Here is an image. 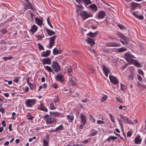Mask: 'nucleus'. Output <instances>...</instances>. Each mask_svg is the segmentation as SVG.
<instances>
[{
	"label": "nucleus",
	"instance_id": "nucleus-28",
	"mask_svg": "<svg viewBox=\"0 0 146 146\" xmlns=\"http://www.w3.org/2000/svg\"><path fill=\"white\" fill-rule=\"evenodd\" d=\"M45 29L46 30L48 34L50 36L52 35L55 34V32L53 31H51L50 30H49L46 28H45Z\"/></svg>",
	"mask_w": 146,
	"mask_h": 146
},
{
	"label": "nucleus",
	"instance_id": "nucleus-30",
	"mask_svg": "<svg viewBox=\"0 0 146 146\" xmlns=\"http://www.w3.org/2000/svg\"><path fill=\"white\" fill-rule=\"evenodd\" d=\"M55 129L56 132H57L59 131H62L64 129V126L61 125H60Z\"/></svg>",
	"mask_w": 146,
	"mask_h": 146
},
{
	"label": "nucleus",
	"instance_id": "nucleus-35",
	"mask_svg": "<svg viewBox=\"0 0 146 146\" xmlns=\"http://www.w3.org/2000/svg\"><path fill=\"white\" fill-rule=\"evenodd\" d=\"M108 96L106 95H104L103 97L101 98V101L102 102H104L107 99Z\"/></svg>",
	"mask_w": 146,
	"mask_h": 146
},
{
	"label": "nucleus",
	"instance_id": "nucleus-8",
	"mask_svg": "<svg viewBox=\"0 0 146 146\" xmlns=\"http://www.w3.org/2000/svg\"><path fill=\"white\" fill-rule=\"evenodd\" d=\"M55 79L56 81L61 83L63 82L64 80L63 76L60 74H58L57 76H55Z\"/></svg>",
	"mask_w": 146,
	"mask_h": 146
},
{
	"label": "nucleus",
	"instance_id": "nucleus-43",
	"mask_svg": "<svg viewBox=\"0 0 146 146\" xmlns=\"http://www.w3.org/2000/svg\"><path fill=\"white\" fill-rule=\"evenodd\" d=\"M129 79L130 80H133L134 78L133 74L132 73H131L128 76Z\"/></svg>",
	"mask_w": 146,
	"mask_h": 146
},
{
	"label": "nucleus",
	"instance_id": "nucleus-7",
	"mask_svg": "<svg viewBox=\"0 0 146 146\" xmlns=\"http://www.w3.org/2000/svg\"><path fill=\"white\" fill-rule=\"evenodd\" d=\"M56 38V36H54L49 38V43L48 44V48H52L53 46L54 43Z\"/></svg>",
	"mask_w": 146,
	"mask_h": 146
},
{
	"label": "nucleus",
	"instance_id": "nucleus-17",
	"mask_svg": "<svg viewBox=\"0 0 146 146\" xmlns=\"http://www.w3.org/2000/svg\"><path fill=\"white\" fill-rule=\"evenodd\" d=\"M106 15V13L104 11H100L98 14V19H100L104 18L105 17Z\"/></svg>",
	"mask_w": 146,
	"mask_h": 146
},
{
	"label": "nucleus",
	"instance_id": "nucleus-4",
	"mask_svg": "<svg viewBox=\"0 0 146 146\" xmlns=\"http://www.w3.org/2000/svg\"><path fill=\"white\" fill-rule=\"evenodd\" d=\"M51 66L52 69L56 72H59L60 70V66L56 62L53 61L52 62Z\"/></svg>",
	"mask_w": 146,
	"mask_h": 146
},
{
	"label": "nucleus",
	"instance_id": "nucleus-51",
	"mask_svg": "<svg viewBox=\"0 0 146 146\" xmlns=\"http://www.w3.org/2000/svg\"><path fill=\"white\" fill-rule=\"evenodd\" d=\"M12 58V57L11 56H9V57H3V59L5 60H8L11 59Z\"/></svg>",
	"mask_w": 146,
	"mask_h": 146
},
{
	"label": "nucleus",
	"instance_id": "nucleus-44",
	"mask_svg": "<svg viewBox=\"0 0 146 146\" xmlns=\"http://www.w3.org/2000/svg\"><path fill=\"white\" fill-rule=\"evenodd\" d=\"M116 100L117 101H118L120 103H122L123 102L122 99L120 97H116Z\"/></svg>",
	"mask_w": 146,
	"mask_h": 146
},
{
	"label": "nucleus",
	"instance_id": "nucleus-21",
	"mask_svg": "<svg viewBox=\"0 0 146 146\" xmlns=\"http://www.w3.org/2000/svg\"><path fill=\"white\" fill-rule=\"evenodd\" d=\"M86 41L89 44L91 45V46L95 44V42L94 40L91 38L88 37Z\"/></svg>",
	"mask_w": 146,
	"mask_h": 146
},
{
	"label": "nucleus",
	"instance_id": "nucleus-62",
	"mask_svg": "<svg viewBox=\"0 0 146 146\" xmlns=\"http://www.w3.org/2000/svg\"><path fill=\"white\" fill-rule=\"evenodd\" d=\"M137 85L139 88H143L141 87L142 85L138 81L137 82Z\"/></svg>",
	"mask_w": 146,
	"mask_h": 146
},
{
	"label": "nucleus",
	"instance_id": "nucleus-46",
	"mask_svg": "<svg viewBox=\"0 0 146 146\" xmlns=\"http://www.w3.org/2000/svg\"><path fill=\"white\" fill-rule=\"evenodd\" d=\"M38 47L39 49L41 50H44V47L40 43H38Z\"/></svg>",
	"mask_w": 146,
	"mask_h": 146
},
{
	"label": "nucleus",
	"instance_id": "nucleus-45",
	"mask_svg": "<svg viewBox=\"0 0 146 146\" xmlns=\"http://www.w3.org/2000/svg\"><path fill=\"white\" fill-rule=\"evenodd\" d=\"M136 18L137 19H138L140 20H142L143 19H144L143 16L142 15H138V16H137V17H136Z\"/></svg>",
	"mask_w": 146,
	"mask_h": 146
},
{
	"label": "nucleus",
	"instance_id": "nucleus-3",
	"mask_svg": "<svg viewBox=\"0 0 146 146\" xmlns=\"http://www.w3.org/2000/svg\"><path fill=\"white\" fill-rule=\"evenodd\" d=\"M80 14L83 20H85L89 17L92 16L91 13L90 12H87L84 11L81 12Z\"/></svg>",
	"mask_w": 146,
	"mask_h": 146
},
{
	"label": "nucleus",
	"instance_id": "nucleus-25",
	"mask_svg": "<svg viewBox=\"0 0 146 146\" xmlns=\"http://www.w3.org/2000/svg\"><path fill=\"white\" fill-rule=\"evenodd\" d=\"M26 80L27 81V83L29 85L30 88V89L31 90H33L34 86L33 84L31 83L29 81V77L27 78Z\"/></svg>",
	"mask_w": 146,
	"mask_h": 146
},
{
	"label": "nucleus",
	"instance_id": "nucleus-40",
	"mask_svg": "<svg viewBox=\"0 0 146 146\" xmlns=\"http://www.w3.org/2000/svg\"><path fill=\"white\" fill-rule=\"evenodd\" d=\"M0 32L3 34H4L7 32V31L5 29H1Z\"/></svg>",
	"mask_w": 146,
	"mask_h": 146
},
{
	"label": "nucleus",
	"instance_id": "nucleus-38",
	"mask_svg": "<svg viewBox=\"0 0 146 146\" xmlns=\"http://www.w3.org/2000/svg\"><path fill=\"white\" fill-rule=\"evenodd\" d=\"M44 37V35H38L36 36L37 39V40H42V38Z\"/></svg>",
	"mask_w": 146,
	"mask_h": 146
},
{
	"label": "nucleus",
	"instance_id": "nucleus-52",
	"mask_svg": "<svg viewBox=\"0 0 146 146\" xmlns=\"http://www.w3.org/2000/svg\"><path fill=\"white\" fill-rule=\"evenodd\" d=\"M84 123H80V125L79 126V128L80 129H83V126L85 125Z\"/></svg>",
	"mask_w": 146,
	"mask_h": 146
},
{
	"label": "nucleus",
	"instance_id": "nucleus-5",
	"mask_svg": "<svg viewBox=\"0 0 146 146\" xmlns=\"http://www.w3.org/2000/svg\"><path fill=\"white\" fill-rule=\"evenodd\" d=\"M36 100L34 99H27L25 102V106L27 107H32L36 103Z\"/></svg>",
	"mask_w": 146,
	"mask_h": 146
},
{
	"label": "nucleus",
	"instance_id": "nucleus-36",
	"mask_svg": "<svg viewBox=\"0 0 146 146\" xmlns=\"http://www.w3.org/2000/svg\"><path fill=\"white\" fill-rule=\"evenodd\" d=\"M83 2L86 5H88L91 3V2L90 0H84Z\"/></svg>",
	"mask_w": 146,
	"mask_h": 146
},
{
	"label": "nucleus",
	"instance_id": "nucleus-50",
	"mask_svg": "<svg viewBox=\"0 0 146 146\" xmlns=\"http://www.w3.org/2000/svg\"><path fill=\"white\" fill-rule=\"evenodd\" d=\"M1 44H6V41L4 39H1L0 41Z\"/></svg>",
	"mask_w": 146,
	"mask_h": 146
},
{
	"label": "nucleus",
	"instance_id": "nucleus-64",
	"mask_svg": "<svg viewBox=\"0 0 146 146\" xmlns=\"http://www.w3.org/2000/svg\"><path fill=\"white\" fill-rule=\"evenodd\" d=\"M0 111L2 113H5V110L2 108H0Z\"/></svg>",
	"mask_w": 146,
	"mask_h": 146
},
{
	"label": "nucleus",
	"instance_id": "nucleus-32",
	"mask_svg": "<svg viewBox=\"0 0 146 146\" xmlns=\"http://www.w3.org/2000/svg\"><path fill=\"white\" fill-rule=\"evenodd\" d=\"M126 49L125 48H117V51L118 52H123L125 50H126Z\"/></svg>",
	"mask_w": 146,
	"mask_h": 146
},
{
	"label": "nucleus",
	"instance_id": "nucleus-20",
	"mask_svg": "<svg viewBox=\"0 0 146 146\" xmlns=\"http://www.w3.org/2000/svg\"><path fill=\"white\" fill-rule=\"evenodd\" d=\"M35 21L36 22V24L38 26H41L43 24V21L42 20L37 17L35 18Z\"/></svg>",
	"mask_w": 146,
	"mask_h": 146
},
{
	"label": "nucleus",
	"instance_id": "nucleus-37",
	"mask_svg": "<svg viewBox=\"0 0 146 146\" xmlns=\"http://www.w3.org/2000/svg\"><path fill=\"white\" fill-rule=\"evenodd\" d=\"M69 81L70 83V84L73 86H74L76 85V83L72 79L70 78Z\"/></svg>",
	"mask_w": 146,
	"mask_h": 146
},
{
	"label": "nucleus",
	"instance_id": "nucleus-33",
	"mask_svg": "<svg viewBox=\"0 0 146 146\" xmlns=\"http://www.w3.org/2000/svg\"><path fill=\"white\" fill-rule=\"evenodd\" d=\"M45 69L47 70L49 72L52 71V68L48 66H44Z\"/></svg>",
	"mask_w": 146,
	"mask_h": 146
},
{
	"label": "nucleus",
	"instance_id": "nucleus-9",
	"mask_svg": "<svg viewBox=\"0 0 146 146\" xmlns=\"http://www.w3.org/2000/svg\"><path fill=\"white\" fill-rule=\"evenodd\" d=\"M109 78L110 82L114 84H117L119 82L117 78L115 76L110 75Z\"/></svg>",
	"mask_w": 146,
	"mask_h": 146
},
{
	"label": "nucleus",
	"instance_id": "nucleus-12",
	"mask_svg": "<svg viewBox=\"0 0 146 146\" xmlns=\"http://www.w3.org/2000/svg\"><path fill=\"white\" fill-rule=\"evenodd\" d=\"M38 109L46 112H47L48 111L47 108L42 103L40 104L39 106L38 107Z\"/></svg>",
	"mask_w": 146,
	"mask_h": 146
},
{
	"label": "nucleus",
	"instance_id": "nucleus-57",
	"mask_svg": "<svg viewBox=\"0 0 146 146\" xmlns=\"http://www.w3.org/2000/svg\"><path fill=\"white\" fill-rule=\"evenodd\" d=\"M117 119L118 120V121H119V124L120 125V126L121 127V128L123 127V126L122 123L120 120V119H119V118H117Z\"/></svg>",
	"mask_w": 146,
	"mask_h": 146
},
{
	"label": "nucleus",
	"instance_id": "nucleus-31",
	"mask_svg": "<svg viewBox=\"0 0 146 146\" xmlns=\"http://www.w3.org/2000/svg\"><path fill=\"white\" fill-rule=\"evenodd\" d=\"M134 64L135 66L137 67H141V63L138 62L137 61L134 60V61L133 62L132 64Z\"/></svg>",
	"mask_w": 146,
	"mask_h": 146
},
{
	"label": "nucleus",
	"instance_id": "nucleus-6",
	"mask_svg": "<svg viewBox=\"0 0 146 146\" xmlns=\"http://www.w3.org/2000/svg\"><path fill=\"white\" fill-rule=\"evenodd\" d=\"M120 116L121 118L122 119L124 123H128L130 125H133L134 124L132 121L129 120L128 117L121 114L120 115Z\"/></svg>",
	"mask_w": 146,
	"mask_h": 146
},
{
	"label": "nucleus",
	"instance_id": "nucleus-15",
	"mask_svg": "<svg viewBox=\"0 0 146 146\" xmlns=\"http://www.w3.org/2000/svg\"><path fill=\"white\" fill-rule=\"evenodd\" d=\"M142 141V139L141 138V136L138 135L135 139L134 142L136 144H139Z\"/></svg>",
	"mask_w": 146,
	"mask_h": 146
},
{
	"label": "nucleus",
	"instance_id": "nucleus-53",
	"mask_svg": "<svg viewBox=\"0 0 146 146\" xmlns=\"http://www.w3.org/2000/svg\"><path fill=\"white\" fill-rule=\"evenodd\" d=\"M122 38H123V39H124V40L128 42L129 41V38L125 36L124 35L123 36V37Z\"/></svg>",
	"mask_w": 146,
	"mask_h": 146
},
{
	"label": "nucleus",
	"instance_id": "nucleus-47",
	"mask_svg": "<svg viewBox=\"0 0 146 146\" xmlns=\"http://www.w3.org/2000/svg\"><path fill=\"white\" fill-rule=\"evenodd\" d=\"M47 21L48 25L50 26V27L51 28H53V27L50 22L49 19L48 17V18L47 19Z\"/></svg>",
	"mask_w": 146,
	"mask_h": 146
},
{
	"label": "nucleus",
	"instance_id": "nucleus-41",
	"mask_svg": "<svg viewBox=\"0 0 146 146\" xmlns=\"http://www.w3.org/2000/svg\"><path fill=\"white\" fill-rule=\"evenodd\" d=\"M50 109L52 110H54L56 109L52 102H51L50 104Z\"/></svg>",
	"mask_w": 146,
	"mask_h": 146
},
{
	"label": "nucleus",
	"instance_id": "nucleus-22",
	"mask_svg": "<svg viewBox=\"0 0 146 146\" xmlns=\"http://www.w3.org/2000/svg\"><path fill=\"white\" fill-rule=\"evenodd\" d=\"M38 27L35 25H34L32 26L30 29V31L33 32V33H35L37 30Z\"/></svg>",
	"mask_w": 146,
	"mask_h": 146
},
{
	"label": "nucleus",
	"instance_id": "nucleus-49",
	"mask_svg": "<svg viewBox=\"0 0 146 146\" xmlns=\"http://www.w3.org/2000/svg\"><path fill=\"white\" fill-rule=\"evenodd\" d=\"M52 86L55 89H57L58 87V85L56 83L53 84H52Z\"/></svg>",
	"mask_w": 146,
	"mask_h": 146
},
{
	"label": "nucleus",
	"instance_id": "nucleus-56",
	"mask_svg": "<svg viewBox=\"0 0 146 146\" xmlns=\"http://www.w3.org/2000/svg\"><path fill=\"white\" fill-rule=\"evenodd\" d=\"M138 13L139 12L138 11H136L135 12H133V15L136 17L137 16H138V15H139Z\"/></svg>",
	"mask_w": 146,
	"mask_h": 146
},
{
	"label": "nucleus",
	"instance_id": "nucleus-13",
	"mask_svg": "<svg viewBox=\"0 0 146 146\" xmlns=\"http://www.w3.org/2000/svg\"><path fill=\"white\" fill-rule=\"evenodd\" d=\"M42 63L43 65L48 64H51V60L50 58H43L42 60Z\"/></svg>",
	"mask_w": 146,
	"mask_h": 146
},
{
	"label": "nucleus",
	"instance_id": "nucleus-63",
	"mask_svg": "<svg viewBox=\"0 0 146 146\" xmlns=\"http://www.w3.org/2000/svg\"><path fill=\"white\" fill-rule=\"evenodd\" d=\"M138 72L141 74H144V73L143 71L141 69L138 70Z\"/></svg>",
	"mask_w": 146,
	"mask_h": 146
},
{
	"label": "nucleus",
	"instance_id": "nucleus-23",
	"mask_svg": "<svg viewBox=\"0 0 146 146\" xmlns=\"http://www.w3.org/2000/svg\"><path fill=\"white\" fill-rule=\"evenodd\" d=\"M50 53V50H47L46 52H43L41 54L42 57H47L49 56Z\"/></svg>",
	"mask_w": 146,
	"mask_h": 146
},
{
	"label": "nucleus",
	"instance_id": "nucleus-1",
	"mask_svg": "<svg viewBox=\"0 0 146 146\" xmlns=\"http://www.w3.org/2000/svg\"><path fill=\"white\" fill-rule=\"evenodd\" d=\"M52 116L49 115H46L44 116V119L45 120L46 124H52L54 122H56V119Z\"/></svg>",
	"mask_w": 146,
	"mask_h": 146
},
{
	"label": "nucleus",
	"instance_id": "nucleus-58",
	"mask_svg": "<svg viewBox=\"0 0 146 146\" xmlns=\"http://www.w3.org/2000/svg\"><path fill=\"white\" fill-rule=\"evenodd\" d=\"M137 77L138 80L141 82L143 80L142 78L139 75H137Z\"/></svg>",
	"mask_w": 146,
	"mask_h": 146
},
{
	"label": "nucleus",
	"instance_id": "nucleus-19",
	"mask_svg": "<svg viewBox=\"0 0 146 146\" xmlns=\"http://www.w3.org/2000/svg\"><path fill=\"white\" fill-rule=\"evenodd\" d=\"M104 73L106 77L108 76V74L110 72V70L105 65L102 66Z\"/></svg>",
	"mask_w": 146,
	"mask_h": 146
},
{
	"label": "nucleus",
	"instance_id": "nucleus-29",
	"mask_svg": "<svg viewBox=\"0 0 146 146\" xmlns=\"http://www.w3.org/2000/svg\"><path fill=\"white\" fill-rule=\"evenodd\" d=\"M98 33V32H95L94 33L90 32L88 33V35L90 36L92 38H94L96 36Z\"/></svg>",
	"mask_w": 146,
	"mask_h": 146
},
{
	"label": "nucleus",
	"instance_id": "nucleus-10",
	"mask_svg": "<svg viewBox=\"0 0 146 146\" xmlns=\"http://www.w3.org/2000/svg\"><path fill=\"white\" fill-rule=\"evenodd\" d=\"M50 114L51 116L56 117H64V116L63 113H60L58 112H50Z\"/></svg>",
	"mask_w": 146,
	"mask_h": 146
},
{
	"label": "nucleus",
	"instance_id": "nucleus-27",
	"mask_svg": "<svg viewBox=\"0 0 146 146\" xmlns=\"http://www.w3.org/2000/svg\"><path fill=\"white\" fill-rule=\"evenodd\" d=\"M139 4L134 2H132L131 3V7L132 10H134L135 9L136 7H137V5Z\"/></svg>",
	"mask_w": 146,
	"mask_h": 146
},
{
	"label": "nucleus",
	"instance_id": "nucleus-60",
	"mask_svg": "<svg viewBox=\"0 0 146 146\" xmlns=\"http://www.w3.org/2000/svg\"><path fill=\"white\" fill-rule=\"evenodd\" d=\"M132 135V133L130 131H128L127 133V136L128 137H131Z\"/></svg>",
	"mask_w": 146,
	"mask_h": 146
},
{
	"label": "nucleus",
	"instance_id": "nucleus-14",
	"mask_svg": "<svg viewBox=\"0 0 146 146\" xmlns=\"http://www.w3.org/2000/svg\"><path fill=\"white\" fill-rule=\"evenodd\" d=\"M66 117L69 122L71 123L73 122L74 117V114L72 113H70L69 115H67Z\"/></svg>",
	"mask_w": 146,
	"mask_h": 146
},
{
	"label": "nucleus",
	"instance_id": "nucleus-48",
	"mask_svg": "<svg viewBox=\"0 0 146 146\" xmlns=\"http://www.w3.org/2000/svg\"><path fill=\"white\" fill-rule=\"evenodd\" d=\"M60 100L57 97H55V98L54 99V102L55 103L58 102Z\"/></svg>",
	"mask_w": 146,
	"mask_h": 146
},
{
	"label": "nucleus",
	"instance_id": "nucleus-34",
	"mask_svg": "<svg viewBox=\"0 0 146 146\" xmlns=\"http://www.w3.org/2000/svg\"><path fill=\"white\" fill-rule=\"evenodd\" d=\"M58 50L56 48L53 50V54L54 55H56L59 54Z\"/></svg>",
	"mask_w": 146,
	"mask_h": 146
},
{
	"label": "nucleus",
	"instance_id": "nucleus-59",
	"mask_svg": "<svg viewBox=\"0 0 146 146\" xmlns=\"http://www.w3.org/2000/svg\"><path fill=\"white\" fill-rule=\"evenodd\" d=\"M97 123L99 124H103L104 123V121L100 120H98L97 121Z\"/></svg>",
	"mask_w": 146,
	"mask_h": 146
},
{
	"label": "nucleus",
	"instance_id": "nucleus-42",
	"mask_svg": "<svg viewBox=\"0 0 146 146\" xmlns=\"http://www.w3.org/2000/svg\"><path fill=\"white\" fill-rule=\"evenodd\" d=\"M20 77H15L14 78V79L13 80V82H16V83H17L18 82L19 79L20 78Z\"/></svg>",
	"mask_w": 146,
	"mask_h": 146
},
{
	"label": "nucleus",
	"instance_id": "nucleus-39",
	"mask_svg": "<svg viewBox=\"0 0 146 146\" xmlns=\"http://www.w3.org/2000/svg\"><path fill=\"white\" fill-rule=\"evenodd\" d=\"M109 115L111 119V121L112 122L114 123L115 122V119L114 117H113L112 115L110 114H109Z\"/></svg>",
	"mask_w": 146,
	"mask_h": 146
},
{
	"label": "nucleus",
	"instance_id": "nucleus-24",
	"mask_svg": "<svg viewBox=\"0 0 146 146\" xmlns=\"http://www.w3.org/2000/svg\"><path fill=\"white\" fill-rule=\"evenodd\" d=\"M98 133V131L94 129H92L90 131L89 136H94Z\"/></svg>",
	"mask_w": 146,
	"mask_h": 146
},
{
	"label": "nucleus",
	"instance_id": "nucleus-16",
	"mask_svg": "<svg viewBox=\"0 0 146 146\" xmlns=\"http://www.w3.org/2000/svg\"><path fill=\"white\" fill-rule=\"evenodd\" d=\"M89 7L92 11L94 12H96L98 10V7L94 3L90 5Z\"/></svg>",
	"mask_w": 146,
	"mask_h": 146
},
{
	"label": "nucleus",
	"instance_id": "nucleus-54",
	"mask_svg": "<svg viewBox=\"0 0 146 146\" xmlns=\"http://www.w3.org/2000/svg\"><path fill=\"white\" fill-rule=\"evenodd\" d=\"M117 26L119 28L121 29H124L125 27L124 26L121 24H118Z\"/></svg>",
	"mask_w": 146,
	"mask_h": 146
},
{
	"label": "nucleus",
	"instance_id": "nucleus-18",
	"mask_svg": "<svg viewBox=\"0 0 146 146\" xmlns=\"http://www.w3.org/2000/svg\"><path fill=\"white\" fill-rule=\"evenodd\" d=\"M106 46L108 47H117L120 46V45H119L115 42H111L107 43Z\"/></svg>",
	"mask_w": 146,
	"mask_h": 146
},
{
	"label": "nucleus",
	"instance_id": "nucleus-61",
	"mask_svg": "<svg viewBox=\"0 0 146 146\" xmlns=\"http://www.w3.org/2000/svg\"><path fill=\"white\" fill-rule=\"evenodd\" d=\"M120 85H121V89L122 90H123L124 89V87H125L124 85L122 84L121 83Z\"/></svg>",
	"mask_w": 146,
	"mask_h": 146
},
{
	"label": "nucleus",
	"instance_id": "nucleus-26",
	"mask_svg": "<svg viewBox=\"0 0 146 146\" xmlns=\"http://www.w3.org/2000/svg\"><path fill=\"white\" fill-rule=\"evenodd\" d=\"M45 138L46 140L44 139L43 140V146H48L49 138L48 137L46 136Z\"/></svg>",
	"mask_w": 146,
	"mask_h": 146
},
{
	"label": "nucleus",
	"instance_id": "nucleus-2",
	"mask_svg": "<svg viewBox=\"0 0 146 146\" xmlns=\"http://www.w3.org/2000/svg\"><path fill=\"white\" fill-rule=\"evenodd\" d=\"M125 59L127 62L130 64H132L134 60L133 58L135 57L133 55H131L129 53H126L124 54Z\"/></svg>",
	"mask_w": 146,
	"mask_h": 146
},
{
	"label": "nucleus",
	"instance_id": "nucleus-55",
	"mask_svg": "<svg viewBox=\"0 0 146 146\" xmlns=\"http://www.w3.org/2000/svg\"><path fill=\"white\" fill-rule=\"evenodd\" d=\"M117 35L119 37L122 38L124 35L121 33H119L117 34Z\"/></svg>",
	"mask_w": 146,
	"mask_h": 146
},
{
	"label": "nucleus",
	"instance_id": "nucleus-11",
	"mask_svg": "<svg viewBox=\"0 0 146 146\" xmlns=\"http://www.w3.org/2000/svg\"><path fill=\"white\" fill-rule=\"evenodd\" d=\"M80 117L81 121L80 123L86 124L87 121V117L86 115L83 113L80 114Z\"/></svg>",
	"mask_w": 146,
	"mask_h": 146
}]
</instances>
